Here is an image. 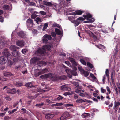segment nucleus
Segmentation results:
<instances>
[{
  "label": "nucleus",
  "mask_w": 120,
  "mask_h": 120,
  "mask_svg": "<svg viewBox=\"0 0 120 120\" xmlns=\"http://www.w3.org/2000/svg\"><path fill=\"white\" fill-rule=\"evenodd\" d=\"M52 47V46L49 45H45L42 48H39L35 53V55L37 56H40L45 52L46 50H49Z\"/></svg>",
  "instance_id": "obj_1"
},
{
  "label": "nucleus",
  "mask_w": 120,
  "mask_h": 120,
  "mask_svg": "<svg viewBox=\"0 0 120 120\" xmlns=\"http://www.w3.org/2000/svg\"><path fill=\"white\" fill-rule=\"evenodd\" d=\"M83 17H84L85 19H86L87 20H89L85 21L84 22L85 23H91L95 21V20L93 18L91 19H89V18L92 17L90 13H87L86 15H83Z\"/></svg>",
  "instance_id": "obj_2"
},
{
  "label": "nucleus",
  "mask_w": 120,
  "mask_h": 120,
  "mask_svg": "<svg viewBox=\"0 0 120 120\" xmlns=\"http://www.w3.org/2000/svg\"><path fill=\"white\" fill-rule=\"evenodd\" d=\"M3 54L5 56L7 57L8 60L10 61L11 60V58L12 56L9 53L8 49H4L3 52Z\"/></svg>",
  "instance_id": "obj_3"
},
{
  "label": "nucleus",
  "mask_w": 120,
  "mask_h": 120,
  "mask_svg": "<svg viewBox=\"0 0 120 120\" xmlns=\"http://www.w3.org/2000/svg\"><path fill=\"white\" fill-rule=\"evenodd\" d=\"M27 28L29 30H30L31 27H33V23L32 20L30 19H29L26 21V23Z\"/></svg>",
  "instance_id": "obj_4"
},
{
  "label": "nucleus",
  "mask_w": 120,
  "mask_h": 120,
  "mask_svg": "<svg viewBox=\"0 0 120 120\" xmlns=\"http://www.w3.org/2000/svg\"><path fill=\"white\" fill-rule=\"evenodd\" d=\"M16 44L18 46L22 47L24 46L25 42L23 40H18L16 41Z\"/></svg>",
  "instance_id": "obj_5"
},
{
  "label": "nucleus",
  "mask_w": 120,
  "mask_h": 120,
  "mask_svg": "<svg viewBox=\"0 0 120 120\" xmlns=\"http://www.w3.org/2000/svg\"><path fill=\"white\" fill-rule=\"evenodd\" d=\"M55 116L54 114L49 113L46 114L45 118L47 120H50L53 118Z\"/></svg>",
  "instance_id": "obj_6"
},
{
  "label": "nucleus",
  "mask_w": 120,
  "mask_h": 120,
  "mask_svg": "<svg viewBox=\"0 0 120 120\" xmlns=\"http://www.w3.org/2000/svg\"><path fill=\"white\" fill-rule=\"evenodd\" d=\"M109 71L108 69H106L105 72V74L104 75L102 81L104 83L105 82V79H106V76H107V77L108 78L109 76Z\"/></svg>",
  "instance_id": "obj_7"
},
{
  "label": "nucleus",
  "mask_w": 120,
  "mask_h": 120,
  "mask_svg": "<svg viewBox=\"0 0 120 120\" xmlns=\"http://www.w3.org/2000/svg\"><path fill=\"white\" fill-rule=\"evenodd\" d=\"M60 89L63 90H68L70 91L71 90V88L69 87H68L66 85H64L60 87Z\"/></svg>",
  "instance_id": "obj_8"
},
{
  "label": "nucleus",
  "mask_w": 120,
  "mask_h": 120,
  "mask_svg": "<svg viewBox=\"0 0 120 120\" xmlns=\"http://www.w3.org/2000/svg\"><path fill=\"white\" fill-rule=\"evenodd\" d=\"M7 62V60L3 56L0 57V63L1 65L5 64Z\"/></svg>",
  "instance_id": "obj_9"
},
{
  "label": "nucleus",
  "mask_w": 120,
  "mask_h": 120,
  "mask_svg": "<svg viewBox=\"0 0 120 120\" xmlns=\"http://www.w3.org/2000/svg\"><path fill=\"white\" fill-rule=\"evenodd\" d=\"M40 59L38 58L34 57L30 60V63H31L35 64L37 62L40 60Z\"/></svg>",
  "instance_id": "obj_10"
},
{
  "label": "nucleus",
  "mask_w": 120,
  "mask_h": 120,
  "mask_svg": "<svg viewBox=\"0 0 120 120\" xmlns=\"http://www.w3.org/2000/svg\"><path fill=\"white\" fill-rule=\"evenodd\" d=\"M18 35L21 38H24L26 37V36L25 33H24L23 31H20L18 33Z\"/></svg>",
  "instance_id": "obj_11"
},
{
  "label": "nucleus",
  "mask_w": 120,
  "mask_h": 120,
  "mask_svg": "<svg viewBox=\"0 0 120 120\" xmlns=\"http://www.w3.org/2000/svg\"><path fill=\"white\" fill-rule=\"evenodd\" d=\"M82 88V87L79 86H76L74 88V89L76 90H75V92L77 93H80L81 91V89Z\"/></svg>",
  "instance_id": "obj_12"
},
{
  "label": "nucleus",
  "mask_w": 120,
  "mask_h": 120,
  "mask_svg": "<svg viewBox=\"0 0 120 120\" xmlns=\"http://www.w3.org/2000/svg\"><path fill=\"white\" fill-rule=\"evenodd\" d=\"M12 55L15 57H17L20 56L19 52L17 51H13L12 52Z\"/></svg>",
  "instance_id": "obj_13"
},
{
  "label": "nucleus",
  "mask_w": 120,
  "mask_h": 120,
  "mask_svg": "<svg viewBox=\"0 0 120 120\" xmlns=\"http://www.w3.org/2000/svg\"><path fill=\"white\" fill-rule=\"evenodd\" d=\"M55 32L58 35H63V33L62 29H61V30L57 28H56L55 29Z\"/></svg>",
  "instance_id": "obj_14"
},
{
  "label": "nucleus",
  "mask_w": 120,
  "mask_h": 120,
  "mask_svg": "<svg viewBox=\"0 0 120 120\" xmlns=\"http://www.w3.org/2000/svg\"><path fill=\"white\" fill-rule=\"evenodd\" d=\"M47 62L43 61H39L38 62L37 64L40 66H45L47 64Z\"/></svg>",
  "instance_id": "obj_15"
},
{
  "label": "nucleus",
  "mask_w": 120,
  "mask_h": 120,
  "mask_svg": "<svg viewBox=\"0 0 120 120\" xmlns=\"http://www.w3.org/2000/svg\"><path fill=\"white\" fill-rule=\"evenodd\" d=\"M52 4L51 6L53 7L55 10H57L59 6L56 3L51 2Z\"/></svg>",
  "instance_id": "obj_16"
},
{
  "label": "nucleus",
  "mask_w": 120,
  "mask_h": 120,
  "mask_svg": "<svg viewBox=\"0 0 120 120\" xmlns=\"http://www.w3.org/2000/svg\"><path fill=\"white\" fill-rule=\"evenodd\" d=\"M16 90L15 89L13 88L11 90L10 89L7 91L8 93L9 94H14L16 92Z\"/></svg>",
  "instance_id": "obj_17"
},
{
  "label": "nucleus",
  "mask_w": 120,
  "mask_h": 120,
  "mask_svg": "<svg viewBox=\"0 0 120 120\" xmlns=\"http://www.w3.org/2000/svg\"><path fill=\"white\" fill-rule=\"evenodd\" d=\"M90 76L92 78L93 80L90 79L93 82H96L97 81V80L96 77L92 73H91L90 74Z\"/></svg>",
  "instance_id": "obj_18"
},
{
  "label": "nucleus",
  "mask_w": 120,
  "mask_h": 120,
  "mask_svg": "<svg viewBox=\"0 0 120 120\" xmlns=\"http://www.w3.org/2000/svg\"><path fill=\"white\" fill-rule=\"evenodd\" d=\"M41 74L40 70H37L35 71L34 75L35 76L37 77L40 75Z\"/></svg>",
  "instance_id": "obj_19"
},
{
  "label": "nucleus",
  "mask_w": 120,
  "mask_h": 120,
  "mask_svg": "<svg viewBox=\"0 0 120 120\" xmlns=\"http://www.w3.org/2000/svg\"><path fill=\"white\" fill-rule=\"evenodd\" d=\"M52 74L51 73H49L47 74L44 75H43L45 76H43V79H45L48 78H50L52 77Z\"/></svg>",
  "instance_id": "obj_20"
},
{
  "label": "nucleus",
  "mask_w": 120,
  "mask_h": 120,
  "mask_svg": "<svg viewBox=\"0 0 120 120\" xmlns=\"http://www.w3.org/2000/svg\"><path fill=\"white\" fill-rule=\"evenodd\" d=\"M25 86L27 87L28 88H30L34 87L32 83L31 82H29L26 84L25 85Z\"/></svg>",
  "instance_id": "obj_21"
},
{
  "label": "nucleus",
  "mask_w": 120,
  "mask_h": 120,
  "mask_svg": "<svg viewBox=\"0 0 120 120\" xmlns=\"http://www.w3.org/2000/svg\"><path fill=\"white\" fill-rule=\"evenodd\" d=\"M42 4L45 5L49 6H51L52 4V3L51 2L44 1L43 2Z\"/></svg>",
  "instance_id": "obj_22"
},
{
  "label": "nucleus",
  "mask_w": 120,
  "mask_h": 120,
  "mask_svg": "<svg viewBox=\"0 0 120 120\" xmlns=\"http://www.w3.org/2000/svg\"><path fill=\"white\" fill-rule=\"evenodd\" d=\"M19 48L16 47L14 45H12L10 46V49L13 50V51H16V50Z\"/></svg>",
  "instance_id": "obj_23"
},
{
  "label": "nucleus",
  "mask_w": 120,
  "mask_h": 120,
  "mask_svg": "<svg viewBox=\"0 0 120 120\" xmlns=\"http://www.w3.org/2000/svg\"><path fill=\"white\" fill-rule=\"evenodd\" d=\"M3 73L4 75L6 76L9 77L12 75V74L9 72H4Z\"/></svg>",
  "instance_id": "obj_24"
},
{
  "label": "nucleus",
  "mask_w": 120,
  "mask_h": 120,
  "mask_svg": "<svg viewBox=\"0 0 120 120\" xmlns=\"http://www.w3.org/2000/svg\"><path fill=\"white\" fill-rule=\"evenodd\" d=\"M74 68V70L71 71V74H72L74 76H76L77 75V73L75 71L77 70V68L76 67H75Z\"/></svg>",
  "instance_id": "obj_25"
},
{
  "label": "nucleus",
  "mask_w": 120,
  "mask_h": 120,
  "mask_svg": "<svg viewBox=\"0 0 120 120\" xmlns=\"http://www.w3.org/2000/svg\"><path fill=\"white\" fill-rule=\"evenodd\" d=\"M44 37L45 38H46L49 40H51L52 38L51 36L50 35H48L47 34L45 35L44 36Z\"/></svg>",
  "instance_id": "obj_26"
},
{
  "label": "nucleus",
  "mask_w": 120,
  "mask_h": 120,
  "mask_svg": "<svg viewBox=\"0 0 120 120\" xmlns=\"http://www.w3.org/2000/svg\"><path fill=\"white\" fill-rule=\"evenodd\" d=\"M72 22L74 24L75 26H78L80 23L79 22L75 20L72 21Z\"/></svg>",
  "instance_id": "obj_27"
},
{
  "label": "nucleus",
  "mask_w": 120,
  "mask_h": 120,
  "mask_svg": "<svg viewBox=\"0 0 120 120\" xmlns=\"http://www.w3.org/2000/svg\"><path fill=\"white\" fill-rule=\"evenodd\" d=\"M70 61L74 65H75L77 66V64L75 61L74 60L71 58H70L69 59Z\"/></svg>",
  "instance_id": "obj_28"
},
{
  "label": "nucleus",
  "mask_w": 120,
  "mask_h": 120,
  "mask_svg": "<svg viewBox=\"0 0 120 120\" xmlns=\"http://www.w3.org/2000/svg\"><path fill=\"white\" fill-rule=\"evenodd\" d=\"M90 115V114L84 112L82 115V117L83 118H86Z\"/></svg>",
  "instance_id": "obj_29"
},
{
  "label": "nucleus",
  "mask_w": 120,
  "mask_h": 120,
  "mask_svg": "<svg viewBox=\"0 0 120 120\" xmlns=\"http://www.w3.org/2000/svg\"><path fill=\"white\" fill-rule=\"evenodd\" d=\"M68 19L71 22L72 21L74 20L73 19H75L76 17L74 16H69L68 17Z\"/></svg>",
  "instance_id": "obj_30"
},
{
  "label": "nucleus",
  "mask_w": 120,
  "mask_h": 120,
  "mask_svg": "<svg viewBox=\"0 0 120 120\" xmlns=\"http://www.w3.org/2000/svg\"><path fill=\"white\" fill-rule=\"evenodd\" d=\"M3 9L4 10H8L9 9V8L8 5H5L2 7Z\"/></svg>",
  "instance_id": "obj_31"
},
{
  "label": "nucleus",
  "mask_w": 120,
  "mask_h": 120,
  "mask_svg": "<svg viewBox=\"0 0 120 120\" xmlns=\"http://www.w3.org/2000/svg\"><path fill=\"white\" fill-rule=\"evenodd\" d=\"M86 100H82V99H79L77 100L76 101V102L77 103H82L83 102H85L86 101Z\"/></svg>",
  "instance_id": "obj_32"
},
{
  "label": "nucleus",
  "mask_w": 120,
  "mask_h": 120,
  "mask_svg": "<svg viewBox=\"0 0 120 120\" xmlns=\"http://www.w3.org/2000/svg\"><path fill=\"white\" fill-rule=\"evenodd\" d=\"M96 46L99 48L101 49H105V47L102 45L99 44L98 45H96Z\"/></svg>",
  "instance_id": "obj_33"
},
{
  "label": "nucleus",
  "mask_w": 120,
  "mask_h": 120,
  "mask_svg": "<svg viewBox=\"0 0 120 120\" xmlns=\"http://www.w3.org/2000/svg\"><path fill=\"white\" fill-rule=\"evenodd\" d=\"M76 15H81L83 13V12L80 10H78L75 11Z\"/></svg>",
  "instance_id": "obj_34"
},
{
  "label": "nucleus",
  "mask_w": 120,
  "mask_h": 120,
  "mask_svg": "<svg viewBox=\"0 0 120 120\" xmlns=\"http://www.w3.org/2000/svg\"><path fill=\"white\" fill-rule=\"evenodd\" d=\"M40 70L41 74H42L46 72H47L48 71V70L47 69L45 68Z\"/></svg>",
  "instance_id": "obj_35"
},
{
  "label": "nucleus",
  "mask_w": 120,
  "mask_h": 120,
  "mask_svg": "<svg viewBox=\"0 0 120 120\" xmlns=\"http://www.w3.org/2000/svg\"><path fill=\"white\" fill-rule=\"evenodd\" d=\"M48 26V23H44L43 27L42 29L43 31H44L45 30L47 29Z\"/></svg>",
  "instance_id": "obj_36"
},
{
  "label": "nucleus",
  "mask_w": 120,
  "mask_h": 120,
  "mask_svg": "<svg viewBox=\"0 0 120 120\" xmlns=\"http://www.w3.org/2000/svg\"><path fill=\"white\" fill-rule=\"evenodd\" d=\"M48 40L45 38L44 37V36L42 37V41L44 43H47Z\"/></svg>",
  "instance_id": "obj_37"
},
{
  "label": "nucleus",
  "mask_w": 120,
  "mask_h": 120,
  "mask_svg": "<svg viewBox=\"0 0 120 120\" xmlns=\"http://www.w3.org/2000/svg\"><path fill=\"white\" fill-rule=\"evenodd\" d=\"M82 73L84 75L85 77H87L89 75V73L88 72L84 70Z\"/></svg>",
  "instance_id": "obj_38"
},
{
  "label": "nucleus",
  "mask_w": 120,
  "mask_h": 120,
  "mask_svg": "<svg viewBox=\"0 0 120 120\" xmlns=\"http://www.w3.org/2000/svg\"><path fill=\"white\" fill-rule=\"evenodd\" d=\"M4 42L2 41H0V48L2 49L4 47Z\"/></svg>",
  "instance_id": "obj_39"
},
{
  "label": "nucleus",
  "mask_w": 120,
  "mask_h": 120,
  "mask_svg": "<svg viewBox=\"0 0 120 120\" xmlns=\"http://www.w3.org/2000/svg\"><path fill=\"white\" fill-rule=\"evenodd\" d=\"M44 104V103H40L37 104L35 105V106L38 107L39 108H41V106H43Z\"/></svg>",
  "instance_id": "obj_40"
},
{
  "label": "nucleus",
  "mask_w": 120,
  "mask_h": 120,
  "mask_svg": "<svg viewBox=\"0 0 120 120\" xmlns=\"http://www.w3.org/2000/svg\"><path fill=\"white\" fill-rule=\"evenodd\" d=\"M63 98V97L60 95H58V96L57 97L56 99V100H62Z\"/></svg>",
  "instance_id": "obj_41"
},
{
  "label": "nucleus",
  "mask_w": 120,
  "mask_h": 120,
  "mask_svg": "<svg viewBox=\"0 0 120 120\" xmlns=\"http://www.w3.org/2000/svg\"><path fill=\"white\" fill-rule=\"evenodd\" d=\"M37 91L38 92H44L45 91V90L41 89L40 88H38L37 89Z\"/></svg>",
  "instance_id": "obj_42"
},
{
  "label": "nucleus",
  "mask_w": 120,
  "mask_h": 120,
  "mask_svg": "<svg viewBox=\"0 0 120 120\" xmlns=\"http://www.w3.org/2000/svg\"><path fill=\"white\" fill-rule=\"evenodd\" d=\"M63 114V115L65 116L67 118L69 116L68 112H64Z\"/></svg>",
  "instance_id": "obj_43"
},
{
  "label": "nucleus",
  "mask_w": 120,
  "mask_h": 120,
  "mask_svg": "<svg viewBox=\"0 0 120 120\" xmlns=\"http://www.w3.org/2000/svg\"><path fill=\"white\" fill-rule=\"evenodd\" d=\"M120 104V103L119 102H115L114 106L113 107V108L114 109H115L116 107L119 105Z\"/></svg>",
  "instance_id": "obj_44"
},
{
  "label": "nucleus",
  "mask_w": 120,
  "mask_h": 120,
  "mask_svg": "<svg viewBox=\"0 0 120 120\" xmlns=\"http://www.w3.org/2000/svg\"><path fill=\"white\" fill-rule=\"evenodd\" d=\"M80 62L83 65H86V62L84 60L82 59H80Z\"/></svg>",
  "instance_id": "obj_45"
},
{
  "label": "nucleus",
  "mask_w": 120,
  "mask_h": 120,
  "mask_svg": "<svg viewBox=\"0 0 120 120\" xmlns=\"http://www.w3.org/2000/svg\"><path fill=\"white\" fill-rule=\"evenodd\" d=\"M59 78L61 80H64L66 79V77L65 76H61L59 77Z\"/></svg>",
  "instance_id": "obj_46"
},
{
  "label": "nucleus",
  "mask_w": 120,
  "mask_h": 120,
  "mask_svg": "<svg viewBox=\"0 0 120 120\" xmlns=\"http://www.w3.org/2000/svg\"><path fill=\"white\" fill-rule=\"evenodd\" d=\"M65 71L66 72L68 75H70L71 71L69 69H67L65 70Z\"/></svg>",
  "instance_id": "obj_47"
},
{
  "label": "nucleus",
  "mask_w": 120,
  "mask_h": 120,
  "mask_svg": "<svg viewBox=\"0 0 120 120\" xmlns=\"http://www.w3.org/2000/svg\"><path fill=\"white\" fill-rule=\"evenodd\" d=\"M87 66L90 68H92L93 67L92 65L90 63L87 62Z\"/></svg>",
  "instance_id": "obj_48"
},
{
  "label": "nucleus",
  "mask_w": 120,
  "mask_h": 120,
  "mask_svg": "<svg viewBox=\"0 0 120 120\" xmlns=\"http://www.w3.org/2000/svg\"><path fill=\"white\" fill-rule=\"evenodd\" d=\"M114 89L115 91L116 94L117 95H118V90L117 87L116 86H115L114 87Z\"/></svg>",
  "instance_id": "obj_49"
},
{
  "label": "nucleus",
  "mask_w": 120,
  "mask_h": 120,
  "mask_svg": "<svg viewBox=\"0 0 120 120\" xmlns=\"http://www.w3.org/2000/svg\"><path fill=\"white\" fill-rule=\"evenodd\" d=\"M16 85L17 86H22L23 84L21 83L18 82H16Z\"/></svg>",
  "instance_id": "obj_50"
},
{
  "label": "nucleus",
  "mask_w": 120,
  "mask_h": 120,
  "mask_svg": "<svg viewBox=\"0 0 120 120\" xmlns=\"http://www.w3.org/2000/svg\"><path fill=\"white\" fill-rule=\"evenodd\" d=\"M27 51V50L26 49H22L21 51L22 52L23 54H25L26 53Z\"/></svg>",
  "instance_id": "obj_51"
},
{
  "label": "nucleus",
  "mask_w": 120,
  "mask_h": 120,
  "mask_svg": "<svg viewBox=\"0 0 120 120\" xmlns=\"http://www.w3.org/2000/svg\"><path fill=\"white\" fill-rule=\"evenodd\" d=\"M101 92L102 93H105L106 91V90L104 89L103 87H101Z\"/></svg>",
  "instance_id": "obj_52"
},
{
  "label": "nucleus",
  "mask_w": 120,
  "mask_h": 120,
  "mask_svg": "<svg viewBox=\"0 0 120 120\" xmlns=\"http://www.w3.org/2000/svg\"><path fill=\"white\" fill-rule=\"evenodd\" d=\"M65 106L67 107L73 106V105L71 104H65Z\"/></svg>",
  "instance_id": "obj_53"
},
{
  "label": "nucleus",
  "mask_w": 120,
  "mask_h": 120,
  "mask_svg": "<svg viewBox=\"0 0 120 120\" xmlns=\"http://www.w3.org/2000/svg\"><path fill=\"white\" fill-rule=\"evenodd\" d=\"M67 118V117L63 115V114L60 118L61 119V120H65Z\"/></svg>",
  "instance_id": "obj_54"
},
{
  "label": "nucleus",
  "mask_w": 120,
  "mask_h": 120,
  "mask_svg": "<svg viewBox=\"0 0 120 120\" xmlns=\"http://www.w3.org/2000/svg\"><path fill=\"white\" fill-rule=\"evenodd\" d=\"M40 19L39 17L37 18L35 20L36 23L38 24L39 23V22L40 21Z\"/></svg>",
  "instance_id": "obj_55"
},
{
  "label": "nucleus",
  "mask_w": 120,
  "mask_h": 120,
  "mask_svg": "<svg viewBox=\"0 0 120 120\" xmlns=\"http://www.w3.org/2000/svg\"><path fill=\"white\" fill-rule=\"evenodd\" d=\"M17 120H28V119L26 118H22L19 117L17 119Z\"/></svg>",
  "instance_id": "obj_56"
},
{
  "label": "nucleus",
  "mask_w": 120,
  "mask_h": 120,
  "mask_svg": "<svg viewBox=\"0 0 120 120\" xmlns=\"http://www.w3.org/2000/svg\"><path fill=\"white\" fill-rule=\"evenodd\" d=\"M106 89L108 92V94H110L111 92V91L110 88L108 86H107L106 87Z\"/></svg>",
  "instance_id": "obj_57"
},
{
  "label": "nucleus",
  "mask_w": 120,
  "mask_h": 120,
  "mask_svg": "<svg viewBox=\"0 0 120 120\" xmlns=\"http://www.w3.org/2000/svg\"><path fill=\"white\" fill-rule=\"evenodd\" d=\"M11 118V117L8 116H6L4 117V120H9Z\"/></svg>",
  "instance_id": "obj_58"
},
{
  "label": "nucleus",
  "mask_w": 120,
  "mask_h": 120,
  "mask_svg": "<svg viewBox=\"0 0 120 120\" xmlns=\"http://www.w3.org/2000/svg\"><path fill=\"white\" fill-rule=\"evenodd\" d=\"M85 20V18H84L83 17H79L77 19V20H82L83 21Z\"/></svg>",
  "instance_id": "obj_59"
},
{
  "label": "nucleus",
  "mask_w": 120,
  "mask_h": 120,
  "mask_svg": "<svg viewBox=\"0 0 120 120\" xmlns=\"http://www.w3.org/2000/svg\"><path fill=\"white\" fill-rule=\"evenodd\" d=\"M5 99H6V100L8 101H10L11 100V98L10 97L8 96H7L5 97Z\"/></svg>",
  "instance_id": "obj_60"
},
{
  "label": "nucleus",
  "mask_w": 120,
  "mask_h": 120,
  "mask_svg": "<svg viewBox=\"0 0 120 120\" xmlns=\"http://www.w3.org/2000/svg\"><path fill=\"white\" fill-rule=\"evenodd\" d=\"M78 69L82 73L84 71L83 69L81 67H78Z\"/></svg>",
  "instance_id": "obj_61"
},
{
  "label": "nucleus",
  "mask_w": 120,
  "mask_h": 120,
  "mask_svg": "<svg viewBox=\"0 0 120 120\" xmlns=\"http://www.w3.org/2000/svg\"><path fill=\"white\" fill-rule=\"evenodd\" d=\"M39 13L43 15H45L46 14V13L43 11H40Z\"/></svg>",
  "instance_id": "obj_62"
},
{
  "label": "nucleus",
  "mask_w": 120,
  "mask_h": 120,
  "mask_svg": "<svg viewBox=\"0 0 120 120\" xmlns=\"http://www.w3.org/2000/svg\"><path fill=\"white\" fill-rule=\"evenodd\" d=\"M31 17L33 19H34L37 17V15L35 14H33L31 15Z\"/></svg>",
  "instance_id": "obj_63"
},
{
  "label": "nucleus",
  "mask_w": 120,
  "mask_h": 120,
  "mask_svg": "<svg viewBox=\"0 0 120 120\" xmlns=\"http://www.w3.org/2000/svg\"><path fill=\"white\" fill-rule=\"evenodd\" d=\"M74 85L76 87L79 86V84L78 82H75L74 83Z\"/></svg>",
  "instance_id": "obj_64"
}]
</instances>
